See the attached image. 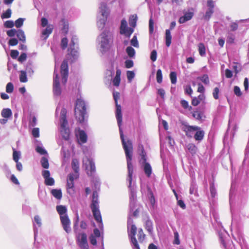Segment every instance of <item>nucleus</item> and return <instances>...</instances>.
<instances>
[{
  "instance_id": "nucleus-52",
  "label": "nucleus",
  "mask_w": 249,
  "mask_h": 249,
  "mask_svg": "<svg viewBox=\"0 0 249 249\" xmlns=\"http://www.w3.org/2000/svg\"><path fill=\"white\" fill-rule=\"evenodd\" d=\"M14 85L12 83L9 82L7 83L6 87V91L8 93H11L13 91Z\"/></svg>"
},
{
  "instance_id": "nucleus-14",
  "label": "nucleus",
  "mask_w": 249,
  "mask_h": 249,
  "mask_svg": "<svg viewBox=\"0 0 249 249\" xmlns=\"http://www.w3.org/2000/svg\"><path fill=\"white\" fill-rule=\"evenodd\" d=\"M75 175L73 174H69L67 178V192L71 195H72L75 193L74 179L75 178Z\"/></svg>"
},
{
  "instance_id": "nucleus-15",
  "label": "nucleus",
  "mask_w": 249,
  "mask_h": 249,
  "mask_svg": "<svg viewBox=\"0 0 249 249\" xmlns=\"http://www.w3.org/2000/svg\"><path fill=\"white\" fill-rule=\"evenodd\" d=\"M60 221L62 225L63 229L67 233H69L71 231V228L70 226L71 221L68 216L65 215L60 217Z\"/></svg>"
},
{
  "instance_id": "nucleus-56",
  "label": "nucleus",
  "mask_w": 249,
  "mask_h": 249,
  "mask_svg": "<svg viewBox=\"0 0 249 249\" xmlns=\"http://www.w3.org/2000/svg\"><path fill=\"white\" fill-rule=\"evenodd\" d=\"M138 232V239L140 242H142L144 239L145 234L143 233V231L142 229L139 230Z\"/></svg>"
},
{
  "instance_id": "nucleus-24",
  "label": "nucleus",
  "mask_w": 249,
  "mask_h": 249,
  "mask_svg": "<svg viewBox=\"0 0 249 249\" xmlns=\"http://www.w3.org/2000/svg\"><path fill=\"white\" fill-rule=\"evenodd\" d=\"M204 131L199 127V129L196 131L194 136V138L196 141H201L204 138Z\"/></svg>"
},
{
  "instance_id": "nucleus-22",
  "label": "nucleus",
  "mask_w": 249,
  "mask_h": 249,
  "mask_svg": "<svg viewBox=\"0 0 249 249\" xmlns=\"http://www.w3.org/2000/svg\"><path fill=\"white\" fill-rule=\"evenodd\" d=\"M121 71L117 69L116 71V75L113 79L112 82L114 86L118 87L121 81Z\"/></svg>"
},
{
  "instance_id": "nucleus-5",
  "label": "nucleus",
  "mask_w": 249,
  "mask_h": 249,
  "mask_svg": "<svg viewBox=\"0 0 249 249\" xmlns=\"http://www.w3.org/2000/svg\"><path fill=\"white\" fill-rule=\"evenodd\" d=\"M90 208L95 220L98 223L99 228H103V224L102 223V216L99 210L98 194L96 191H94L92 193Z\"/></svg>"
},
{
  "instance_id": "nucleus-7",
  "label": "nucleus",
  "mask_w": 249,
  "mask_h": 249,
  "mask_svg": "<svg viewBox=\"0 0 249 249\" xmlns=\"http://www.w3.org/2000/svg\"><path fill=\"white\" fill-rule=\"evenodd\" d=\"M78 49V37L75 35L72 36L68 48V54L71 56L70 60L71 62H75L78 59L79 54Z\"/></svg>"
},
{
  "instance_id": "nucleus-1",
  "label": "nucleus",
  "mask_w": 249,
  "mask_h": 249,
  "mask_svg": "<svg viewBox=\"0 0 249 249\" xmlns=\"http://www.w3.org/2000/svg\"><path fill=\"white\" fill-rule=\"evenodd\" d=\"M108 16L109 8L107 1H102L97 16V25L99 29H105L97 39L99 49L103 55L106 53L107 54L109 51V28L108 21L107 20Z\"/></svg>"
},
{
  "instance_id": "nucleus-6",
  "label": "nucleus",
  "mask_w": 249,
  "mask_h": 249,
  "mask_svg": "<svg viewBox=\"0 0 249 249\" xmlns=\"http://www.w3.org/2000/svg\"><path fill=\"white\" fill-rule=\"evenodd\" d=\"M60 131L61 136L63 139L66 141H69L70 138L71 131L69 127H68V122L67 120V110L63 107L60 110Z\"/></svg>"
},
{
  "instance_id": "nucleus-23",
  "label": "nucleus",
  "mask_w": 249,
  "mask_h": 249,
  "mask_svg": "<svg viewBox=\"0 0 249 249\" xmlns=\"http://www.w3.org/2000/svg\"><path fill=\"white\" fill-rule=\"evenodd\" d=\"M38 196L40 201L43 204L47 203L46 192L45 191H43L39 188L38 190Z\"/></svg>"
},
{
  "instance_id": "nucleus-37",
  "label": "nucleus",
  "mask_w": 249,
  "mask_h": 249,
  "mask_svg": "<svg viewBox=\"0 0 249 249\" xmlns=\"http://www.w3.org/2000/svg\"><path fill=\"white\" fill-rule=\"evenodd\" d=\"M13 159L15 161H18L21 157V152L19 151H17L15 148H13Z\"/></svg>"
},
{
  "instance_id": "nucleus-54",
  "label": "nucleus",
  "mask_w": 249,
  "mask_h": 249,
  "mask_svg": "<svg viewBox=\"0 0 249 249\" xmlns=\"http://www.w3.org/2000/svg\"><path fill=\"white\" fill-rule=\"evenodd\" d=\"M68 40L67 37H64L61 39V46L63 50H65L67 48L68 46Z\"/></svg>"
},
{
  "instance_id": "nucleus-61",
  "label": "nucleus",
  "mask_w": 249,
  "mask_h": 249,
  "mask_svg": "<svg viewBox=\"0 0 249 249\" xmlns=\"http://www.w3.org/2000/svg\"><path fill=\"white\" fill-rule=\"evenodd\" d=\"M234 94L238 97H240L242 95V92L240 90V88L238 86H235L234 87L233 89Z\"/></svg>"
},
{
  "instance_id": "nucleus-35",
  "label": "nucleus",
  "mask_w": 249,
  "mask_h": 249,
  "mask_svg": "<svg viewBox=\"0 0 249 249\" xmlns=\"http://www.w3.org/2000/svg\"><path fill=\"white\" fill-rule=\"evenodd\" d=\"M137 20V17L136 15H132L130 16L129 19V25L132 27V28H134L136 26V23Z\"/></svg>"
},
{
  "instance_id": "nucleus-40",
  "label": "nucleus",
  "mask_w": 249,
  "mask_h": 249,
  "mask_svg": "<svg viewBox=\"0 0 249 249\" xmlns=\"http://www.w3.org/2000/svg\"><path fill=\"white\" fill-rule=\"evenodd\" d=\"M197 79H199L205 85H208L210 83L209 78L207 74H203L201 76L198 77Z\"/></svg>"
},
{
  "instance_id": "nucleus-9",
  "label": "nucleus",
  "mask_w": 249,
  "mask_h": 249,
  "mask_svg": "<svg viewBox=\"0 0 249 249\" xmlns=\"http://www.w3.org/2000/svg\"><path fill=\"white\" fill-rule=\"evenodd\" d=\"M140 162L145 175L148 178H149L151 175L152 169L150 164L146 161L145 153L143 149L142 150V153L141 154Z\"/></svg>"
},
{
  "instance_id": "nucleus-31",
  "label": "nucleus",
  "mask_w": 249,
  "mask_h": 249,
  "mask_svg": "<svg viewBox=\"0 0 249 249\" xmlns=\"http://www.w3.org/2000/svg\"><path fill=\"white\" fill-rule=\"evenodd\" d=\"M1 114L3 118H8L12 116V112L10 108H6L2 110Z\"/></svg>"
},
{
  "instance_id": "nucleus-51",
  "label": "nucleus",
  "mask_w": 249,
  "mask_h": 249,
  "mask_svg": "<svg viewBox=\"0 0 249 249\" xmlns=\"http://www.w3.org/2000/svg\"><path fill=\"white\" fill-rule=\"evenodd\" d=\"M126 76L129 82H131L135 77V73L133 71H128L126 72Z\"/></svg>"
},
{
  "instance_id": "nucleus-12",
  "label": "nucleus",
  "mask_w": 249,
  "mask_h": 249,
  "mask_svg": "<svg viewBox=\"0 0 249 249\" xmlns=\"http://www.w3.org/2000/svg\"><path fill=\"white\" fill-rule=\"evenodd\" d=\"M77 243L81 249H89L87 236L85 233L83 232L78 235L77 237Z\"/></svg>"
},
{
  "instance_id": "nucleus-38",
  "label": "nucleus",
  "mask_w": 249,
  "mask_h": 249,
  "mask_svg": "<svg viewBox=\"0 0 249 249\" xmlns=\"http://www.w3.org/2000/svg\"><path fill=\"white\" fill-rule=\"evenodd\" d=\"M40 163L42 167L45 169H48L49 167V164L48 159L45 157H42L40 160Z\"/></svg>"
},
{
  "instance_id": "nucleus-4",
  "label": "nucleus",
  "mask_w": 249,
  "mask_h": 249,
  "mask_svg": "<svg viewBox=\"0 0 249 249\" xmlns=\"http://www.w3.org/2000/svg\"><path fill=\"white\" fill-rule=\"evenodd\" d=\"M74 90L76 93V97L77 98L74 107L75 115L80 123H83L87 115L86 103L81 97L80 89H75Z\"/></svg>"
},
{
  "instance_id": "nucleus-3",
  "label": "nucleus",
  "mask_w": 249,
  "mask_h": 249,
  "mask_svg": "<svg viewBox=\"0 0 249 249\" xmlns=\"http://www.w3.org/2000/svg\"><path fill=\"white\" fill-rule=\"evenodd\" d=\"M113 99L116 104V117L117 121V123L119 127V131L120 133V137L122 140V144L124 149L125 151V155H126V151L128 152V155L132 154L133 146L132 143L131 141L128 140L125 142L124 139L123 131L121 129V126L122 122V114L121 107L118 104V100L120 98V93L118 92H113Z\"/></svg>"
},
{
  "instance_id": "nucleus-47",
  "label": "nucleus",
  "mask_w": 249,
  "mask_h": 249,
  "mask_svg": "<svg viewBox=\"0 0 249 249\" xmlns=\"http://www.w3.org/2000/svg\"><path fill=\"white\" fill-rule=\"evenodd\" d=\"M130 43H131V45L132 46H134V47H136L137 48L139 47V42H138L136 35H134L133 36V38H132V39L130 41Z\"/></svg>"
},
{
  "instance_id": "nucleus-62",
  "label": "nucleus",
  "mask_w": 249,
  "mask_h": 249,
  "mask_svg": "<svg viewBox=\"0 0 249 249\" xmlns=\"http://www.w3.org/2000/svg\"><path fill=\"white\" fill-rule=\"evenodd\" d=\"M14 25V23L12 20H7L4 23V26L5 28H11Z\"/></svg>"
},
{
  "instance_id": "nucleus-28",
  "label": "nucleus",
  "mask_w": 249,
  "mask_h": 249,
  "mask_svg": "<svg viewBox=\"0 0 249 249\" xmlns=\"http://www.w3.org/2000/svg\"><path fill=\"white\" fill-rule=\"evenodd\" d=\"M172 40V36L171 34V32L169 29L166 30L165 31V43L167 47H169L171 43Z\"/></svg>"
},
{
  "instance_id": "nucleus-11",
  "label": "nucleus",
  "mask_w": 249,
  "mask_h": 249,
  "mask_svg": "<svg viewBox=\"0 0 249 249\" xmlns=\"http://www.w3.org/2000/svg\"><path fill=\"white\" fill-rule=\"evenodd\" d=\"M83 166L87 170V174L89 176L94 175L96 172L95 163L92 159L87 158L83 160Z\"/></svg>"
},
{
  "instance_id": "nucleus-16",
  "label": "nucleus",
  "mask_w": 249,
  "mask_h": 249,
  "mask_svg": "<svg viewBox=\"0 0 249 249\" xmlns=\"http://www.w3.org/2000/svg\"><path fill=\"white\" fill-rule=\"evenodd\" d=\"M36 224L37 225L38 227H40L42 225L41 219L38 215H35L33 220V229L35 240H36V238L37 236L38 231V228L36 227Z\"/></svg>"
},
{
  "instance_id": "nucleus-36",
  "label": "nucleus",
  "mask_w": 249,
  "mask_h": 249,
  "mask_svg": "<svg viewBox=\"0 0 249 249\" xmlns=\"http://www.w3.org/2000/svg\"><path fill=\"white\" fill-rule=\"evenodd\" d=\"M126 52L128 56L130 58H133L135 56V50L131 46H128L126 48Z\"/></svg>"
},
{
  "instance_id": "nucleus-32",
  "label": "nucleus",
  "mask_w": 249,
  "mask_h": 249,
  "mask_svg": "<svg viewBox=\"0 0 249 249\" xmlns=\"http://www.w3.org/2000/svg\"><path fill=\"white\" fill-rule=\"evenodd\" d=\"M145 229L149 233L152 235L153 234V225L152 222L150 220H147L145 223Z\"/></svg>"
},
{
  "instance_id": "nucleus-33",
  "label": "nucleus",
  "mask_w": 249,
  "mask_h": 249,
  "mask_svg": "<svg viewBox=\"0 0 249 249\" xmlns=\"http://www.w3.org/2000/svg\"><path fill=\"white\" fill-rule=\"evenodd\" d=\"M235 34L231 31H228L227 34V42L229 43H233L235 39Z\"/></svg>"
},
{
  "instance_id": "nucleus-30",
  "label": "nucleus",
  "mask_w": 249,
  "mask_h": 249,
  "mask_svg": "<svg viewBox=\"0 0 249 249\" xmlns=\"http://www.w3.org/2000/svg\"><path fill=\"white\" fill-rule=\"evenodd\" d=\"M187 150L192 154L194 155L196 153L197 148L193 143H189L186 145Z\"/></svg>"
},
{
  "instance_id": "nucleus-48",
  "label": "nucleus",
  "mask_w": 249,
  "mask_h": 249,
  "mask_svg": "<svg viewBox=\"0 0 249 249\" xmlns=\"http://www.w3.org/2000/svg\"><path fill=\"white\" fill-rule=\"evenodd\" d=\"M11 10L10 9H8L5 12H4L1 15V18H10L11 16Z\"/></svg>"
},
{
  "instance_id": "nucleus-57",
  "label": "nucleus",
  "mask_w": 249,
  "mask_h": 249,
  "mask_svg": "<svg viewBox=\"0 0 249 249\" xmlns=\"http://www.w3.org/2000/svg\"><path fill=\"white\" fill-rule=\"evenodd\" d=\"M180 104L184 109L188 108L189 110H190L192 108V107L189 106L188 102L185 100H182L180 101Z\"/></svg>"
},
{
  "instance_id": "nucleus-10",
  "label": "nucleus",
  "mask_w": 249,
  "mask_h": 249,
  "mask_svg": "<svg viewBox=\"0 0 249 249\" xmlns=\"http://www.w3.org/2000/svg\"><path fill=\"white\" fill-rule=\"evenodd\" d=\"M62 91L60 86L58 74L54 70L53 80V94L54 97H59L61 94Z\"/></svg>"
},
{
  "instance_id": "nucleus-43",
  "label": "nucleus",
  "mask_w": 249,
  "mask_h": 249,
  "mask_svg": "<svg viewBox=\"0 0 249 249\" xmlns=\"http://www.w3.org/2000/svg\"><path fill=\"white\" fill-rule=\"evenodd\" d=\"M239 21L231 22L229 26L230 30L229 31L234 32L238 29Z\"/></svg>"
},
{
  "instance_id": "nucleus-21",
  "label": "nucleus",
  "mask_w": 249,
  "mask_h": 249,
  "mask_svg": "<svg viewBox=\"0 0 249 249\" xmlns=\"http://www.w3.org/2000/svg\"><path fill=\"white\" fill-rule=\"evenodd\" d=\"M71 167L73 171L76 175H75V178L78 177V173L79 171V163L78 160L74 159L71 161Z\"/></svg>"
},
{
  "instance_id": "nucleus-25",
  "label": "nucleus",
  "mask_w": 249,
  "mask_h": 249,
  "mask_svg": "<svg viewBox=\"0 0 249 249\" xmlns=\"http://www.w3.org/2000/svg\"><path fill=\"white\" fill-rule=\"evenodd\" d=\"M56 209L60 215V217L67 215V209L66 206L63 205H58L56 206Z\"/></svg>"
},
{
  "instance_id": "nucleus-41",
  "label": "nucleus",
  "mask_w": 249,
  "mask_h": 249,
  "mask_svg": "<svg viewBox=\"0 0 249 249\" xmlns=\"http://www.w3.org/2000/svg\"><path fill=\"white\" fill-rule=\"evenodd\" d=\"M36 150L40 155H45L47 154V151L42 146L37 145L36 148Z\"/></svg>"
},
{
  "instance_id": "nucleus-64",
  "label": "nucleus",
  "mask_w": 249,
  "mask_h": 249,
  "mask_svg": "<svg viewBox=\"0 0 249 249\" xmlns=\"http://www.w3.org/2000/svg\"><path fill=\"white\" fill-rule=\"evenodd\" d=\"M124 64L126 68L129 69L133 66L134 63L132 60L128 59L125 61Z\"/></svg>"
},
{
  "instance_id": "nucleus-63",
  "label": "nucleus",
  "mask_w": 249,
  "mask_h": 249,
  "mask_svg": "<svg viewBox=\"0 0 249 249\" xmlns=\"http://www.w3.org/2000/svg\"><path fill=\"white\" fill-rule=\"evenodd\" d=\"M18 43V40L16 38H11L8 41V44L10 46H14L17 45Z\"/></svg>"
},
{
  "instance_id": "nucleus-46",
  "label": "nucleus",
  "mask_w": 249,
  "mask_h": 249,
  "mask_svg": "<svg viewBox=\"0 0 249 249\" xmlns=\"http://www.w3.org/2000/svg\"><path fill=\"white\" fill-rule=\"evenodd\" d=\"M213 13V9H208L206 13L204 16V18L205 20H209L211 18L212 14Z\"/></svg>"
},
{
  "instance_id": "nucleus-2",
  "label": "nucleus",
  "mask_w": 249,
  "mask_h": 249,
  "mask_svg": "<svg viewBox=\"0 0 249 249\" xmlns=\"http://www.w3.org/2000/svg\"><path fill=\"white\" fill-rule=\"evenodd\" d=\"M132 154L128 155V152L126 151V160L127 164V169L128 175L127 178V180L129 182V197L130 203L129 207L130 211H133V214L134 216H136L138 213L137 210H135V205L136 200V186L134 183L132 184V175L133 173V168L131 162Z\"/></svg>"
},
{
  "instance_id": "nucleus-13",
  "label": "nucleus",
  "mask_w": 249,
  "mask_h": 249,
  "mask_svg": "<svg viewBox=\"0 0 249 249\" xmlns=\"http://www.w3.org/2000/svg\"><path fill=\"white\" fill-rule=\"evenodd\" d=\"M134 32V29L128 28L127 27V23L125 19L121 20L120 26V34L124 35L126 36L129 37L131 34Z\"/></svg>"
},
{
  "instance_id": "nucleus-34",
  "label": "nucleus",
  "mask_w": 249,
  "mask_h": 249,
  "mask_svg": "<svg viewBox=\"0 0 249 249\" xmlns=\"http://www.w3.org/2000/svg\"><path fill=\"white\" fill-rule=\"evenodd\" d=\"M27 73L26 71L24 70L21 71H20V74L19 76V80L22 83H26L27 82L28 79L27 77Z\"/></svg>"
},
{
  "instance_id": "nucleus-20",
  "label": "nucleus",
  "mask_w": 249,
  "mask_h": 249,
  "mask_svg": "<svg viewBox=\"0 0 249 249\" xmlns=\"http://www.w3.org/2000/svg\"><path fill=\"white\" fill-rule=\"evenodd\" d=\"M24 71H26V73L28 74L29 76H31L33 75L34 73V70L33 62L32 60H28L27 63L25 66V70Z\"/></svg>"
},
{
  "instance_id": "nucleus-49",
  "label": "nucleus",
  "mask_w": 249,
  "mask_h": 249,
  "mask_svg": "<svg viewBox=\"0 0 249 249\" xmlns=\"http://www.w3.org/2000/svg\"><path fill=\"white\" fill-rule=\"evenodd\" d=\"M45 184L48 186H53L54 184V180L52 177H49L45 179Z\"/></svg>"
},
{
  "instance_id": "nucleus-39",
  "label": "nucleus",
  "mask_w": 249,
  "mask_h": 249,
  "mask_svg": "<svg viewBox=\"0 0 249 249\" xmlns=\"http://www.w3.org/2000/svg\"><path fill=\"white\" fill-rule=\"evenodd\" d=\"M109 69H106L104 76V82L107 88H109Z\"/></svg>"
},
{
  "instance_id": "nucleus-58",
  "label": "nucleus",
  "mask_w": 249,
  "mask_h": 249,
  "mask_svg": "<svg viewBox=\"0 0 249 249\" xmlns=\"http://www.w3.org/2000/svg\"><path fill=\"white\" fill-rule=\"evenodd\" d=\"M32 134L35 138L39 137V129L38 127H35L32 129Z\"/></svg>"
},
{
  "instance_id": "nucleus-44",
  "label": "nucleus",
  "mask_w": 249,
  "mask_h": 249,
  "mask_svg": "<svg viewBox=\"0 0 249 249\" xmlns=\"http://www.w3.org/2000/svg\"><path fill=\"white\" fill-rule=\"evenodd\" d=\"M211 196L212 198H214L216 196V191L213 183H211L210 186Z\"/></svg>"
},
{
  "instance_id": "nucleus-55",
  "label": "nucleus",
  "mask_w": 249,
  "mask_h": 249,
  "mask_svg": "<svg viewBox=\"0 0 249 249\" xmlns=\"http://www.w3.org/2000/svg\"><path fill=\"white\" fill-rule=\"evenodd\" d=\"M170 77L172 84H176L177 82V74L174 71H172L170 74Z\"/></svg>"
},
{
  "instance_id": "nucleus-45",
  "label": "nucleus",
  "mask_w": 249,
  "mask_h": 249,
  "mask_svg": "<svg viewBox=\"0 0 249 249\" xmlns=\"http://www.w3.org/2000/svg\"><path fill=\"white\" fill-rule=\"evenodd\" d=\"M53 31V28L50 26H47L45 29H44L42 32V34L43 36H46V38H47L50 34L52 33Z\"/></svg>"
},
{
  "instance_id": "nucleus-8",
  "label": "nucleus",
  "mask_w": 249,
  "mask_h": 249,
  "mask_svg": "<svg viewBox=\"0 0 249 249\" xmlns=\"http://www.w3.org/2000/svg\"><path fill=\"white\" fill-rule=\"evenodd\" d=\"M127 229L128 236L130 238L132 246L137 245L138 243L135 238L137 228L135 225L133 224V220L130 217H128L127 220Z\"/></svg>"
},
{
  "instance_id": "nucleus-19",
  "label": "nucleus",
  "mask_w": 249,
  "mask_h": 249,
  "mask_svg": "<svg viewBox=\"0 0 249 249\" xmlns=\"http://www.w3.org/2000/svg\"><path fill=\"white\" fill-rule=\"evenodd\" d=\"M194 16L193 12L191 11H188L184 13V16L181 17L179 19V22L180 23H184L185 22L190 20Z\"/></svg>"
},
{
  "instance_id": "nucleus-50",
  "label": "nucleus",
  "mask_w": 249,
  "mask_h": 249,
  "mask_svg": "<svg viewBox=\"0 0 249 249\" xmlns=\"http://www.w3.org/2000/svg\"><path fill=\"white\" fill-rule=\"evenodd\" d=\"M25 20L24 18H19L15 21V26L17 28H20L23 24Z\"/></svg>"
},
{
  "instance_id": "nucleus-17",
  "label": "nucleus",
  "mask_w": 249,
  "mask_h": 249,
  "mask_svg": "<svg viewBox=\"0 0 249 249\" xmlns=\"http://www.w3.org/2000/svg\"><path fill=\"white\" fill-rule=\"evenodd\" d=\"M199 129V127L197 126L185 125L183 130L185 131L186 136L188 137L192 138L194 136L195 132Z\"/></svg>"
},
{
  "instance_id": "nucleus-53",
  "label": "nucleus",
  "mask_w": 249,
  "mask_h": 249,
  "mask_svg": "<svg viewBox=\"0 0 249 249\" xmlns=\"http://www.w3.org/2000/svg\"><path fill=\"white\" fill-rule=\"evenodd\" d=\"M157 81L159 83H160L162 80V75L161 70L159 69L157 71L156 74Z\"/></svg>"
},
{
  "instance_id": "nucleus-42",
  "label": "nucleus",
  "mask_w": 249,
  "mask_h": 249,
  "mask_svg": "<svg viewBox=\"0 0 249 249\" xmlns=\"http://www.w3.org/2000/svg\"><path fill=\"white\" fill-rule=\"evenodd\" d=\"M198 51L200 55L203 56L206 54V49L203 43H199L198 45Z\"/></svg>"
},
{
  "instance_id": "nucleus-29",
  "label": "nucleus",
  "mask_w": 249,
  "mask_h": 249,
  "mask_svg": "<svg viewBox=\"0 0 249 249\" xmlns=\"http://www.w3.org/2000/svg\"><path fill=\"white\" fill-rule=\"evenodd\" d=\"M16 36L19 39V40L22 41V42H25L26 37L24 32L23 30L21 29L18 30Z\"/></svg>"
},
{
  "instance_id": "nucleus-26",
  "label": "nucleus",
  "mask_w": 249,
  "mask_h": 249,
  "mask_svg": "<svg viewBox=\"0 0 249 249\" xmlns=\"http://www.w3.org/2000/svg\"><path fill=\"white\" fill-rule=\"evenodd\" d=\"M52 195L57 199L60 200L62 197V193L61 189H54L51 192Z\"/></svg>"
},
{
  "instance_id": "nucleus-18",
  "label": "nucleus",
  "mask_w": 249,
  "mask_h": 249,
  "mask_svg": "<svg viewBox=\"0 0 249 249\" xmlns=\"http://www.w3.org/2000/svg\"><path fill=\"white\" fill-rule=\"evenodd\" d=\"M76 137L79 143L80 144L85 143L87 141V135L85 131L83 130H79L76 133Z\"/></svg>"
},
{
  "instance_id": "nucleus-27",
  "label": "nucleus",
  "mask_w": 249,
  "mask_h": 249,
  "mask_svg": "<svg viewBox=\"0 0 249 249\" xmlns=\"http://www.w3.org/2000/svg\"><path fill=\"white\" fill-rule=\"evenodd\" d=\"M68 65L66 60H64L61 65V74H68Z\"/></svg>"
},
{
  "instance_id": "nucleus-60",
  "label": "nucleus",
  "mask_w": 249,
  "mask_h": 249,
  "mask_svg": "<svg viewBox=\"0 0 249 249\" xmlns=\"http://www.w3.org/2000/svg\"><path fill=\"white\" fill-rule=\"evenodd\" d=\"M27 58V54L25 53H22L18 58V61L20 63L24 62Z\"/></svg>"
},
{
  "instance_id": "nucleus-59",
  "label": "nucleus",
  "mask_w": 249,
  "mask_h": 249,
  "mask_svg": "<svg viewBox=\"0 0 249 249\" xmlns=\"http://www.w3.org/2000/svg\"><path fill=\"white\" fill-rule=\"evenodd\" d=\"M17 30L15 29H12L7 31V35L8 36L12 37L17 35Z\"/></svg>"
}]
</instances>
